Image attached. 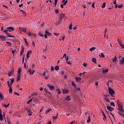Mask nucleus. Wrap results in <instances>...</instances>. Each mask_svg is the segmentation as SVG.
Listing matches in <instances>:
<instances>
[{"instance_id":"obj_1","label":"nucleus","mask_w":124,"mask_h":124,"mask_svg":"<svg viewBox=\"0 0 124 124\" xmlns=\"http://www.w3.org/2000/svg\"><path fill=\"white\" fill-rule=\"evenodd\" d=\"M117 104L119 107V108H117V110L119 111L118 114L119 113H121V114L122 113H124V106H123V104L121 102L120 100H117Z\"/></svg>"},{"instance_id":"obj_2","label":"nucleus","mask_w":124,"mask_h":124,"mask_svg":"<svg viewBox=\"0 0 124 124\" xmlns=\"http://www.w3.org/2000/svg\"><path fill=\"white\" fill-rule=\"evenodd\" d=\"M108 93H109L110 95L112 96V97H115V91L114 90L112 89V88L108 87Z\"/></svg>"},{"instance_id":"obj_3","label":"nucleus","mask_w":124,"mask_h":124,"mask_svg":"<svg viewBox=\"0 0 124 124\" xmlns=\"http://www.w3.org/2000/svg\"><path fill=\"white\" fill-rule=\"evenodd\" d=\"M3 32L6 34V37H12V38H15V36L11 35H10V33L8 32V30H4L3 31Z\"/></svg>"},{"instance_id":"obj_4","label":"nucleus","mask_w":124,"mask_h":124,"mask_svg":"<svg viewBox=\"0 0 124 124\" xmlns=\"http://www.w3.org/2000/svg\"><path fill=\"white\" fill-rule=\"evenodd\" d=\"M17 72L18 74L17 75V79L16 80V82H19V81H20L21 77V72H22V70L21 69H18Z\"/></svg>"},{"instance_id":"obj_5","label":"nucleus","mask_w":124,"mask_h":124,"mask_svg":"<svg viewBox=\"0 0 124 124\" xmlns=\"http://www.w3.org/2000/svg\"><path fill=\"white\" fill-rule=\"evenodd\" d=\"M46 86L49 88L50 91H54L55 90V86L50 83L47 84Z\"/></svg>"},{"instance_id":"obj_6","label":"nucleus","mask_w":124,"mask_h":124,"mask_svg":"<svg viewBox=\"0 0 124 124\" xmlns=\"http://www.w3.org/2000/svg\"><path fill=\"white\" fill-rule=\"evenodd\" d=\"M64 16H65V15L62 13H61L59 16V20H60V21H62V18H64Z\"/></svg>"},{"instance_id":"obj_7","label":"nucleus","mask_w":124,"mask_h":124,"mask_svg":"<svg viewBox=\"0 0 124 124\" xmlns=\"http://www.w3.org/2000/svg\"><path fill=\"white\" fill-rule=\"evenodd\" d=\"M107 108L108 110V111H109V112H113V111H114V108H112L110 106H108L107 107Z\"/></svg>"},{"instance_id":"obj_8","label":"nucleus","mask_w":124,"mask_h":124,"mask_svg":"<svg viewBox=\"0 0 124 124\" xmlns=\"http://www.w3.org/2000/svg\"><path fill=\"white\" fill-rule=\"evenodd\" d=\"M0 121L2 122L3 121V116L2 115V113H1V109L0 108Z\"/></svg>"},{"instance_id":"obj_9","label":"nucleus","mask_w":124,"mask_h":124,"mask_svg":"<svg viewBox=\"0 0 124 124\" xmlns=\"http://www.w3.org/2000/svg\"><path fill=\"white\" fill-rule=\"evenodd\" d=\"M0 121L2 122L3 121V116L2 115V113H1V109L0 108Z\"/></svg>"},{"instance_id":"obj_10","label":"nucleus","mask_w":124,"mask_h":124,"mask_svg":"<svg viewBox=\"0 0 124 124\" xmlns=\"http://www.w3.org/2000/svg\"><path fill=\"white\" fill-rule=\"evenodd\" d=\"M65 100H66L67 101H70V100H71V98H70V96H66V97H65Z\"/></svg>"},{"instance_id":"obj_11","label":"nucleus","mask_w":124,"mask_h":124,"mask_svg":"<svg viewBox=\"0 0 124 124\" xmlns=\"http://www.w3.org/2000/svg\"><path fill=\"white\" fill-rule=\"evenodd\" d=\"M75 78H76V82H77L78 83H79V82H80V81H81V80L82 79L81 77H76Z\"/></svg>"},{"instance_id":"obj_12","label":"nucleus","mask_w":124,"mask_h":124,"mask_svg":"<svg viewBox=\"0 0 124 124\" xmlns=\"http://www.w3.org/2000/svg\"><path fill=\"white\" fill-rule=\"evenodd\" d=\"M0 39L2 40L3 41H4V40L6 39V37L3 36V35H0Z\"/></svg>"},{"instance_id":"obj_13","label":"nucleus","mask_w":124,"mask_h":124,"mask_svg":"<svg viewBox=\"0 0 124 124\" xmlns=\"http://www.w3.org/2000/svg\"><path fill=\"white\" fill-rule=\"evenodd\" d=\"M14 73V70H12L9 72L8 76L9 77H11V76Z\"/></svg>"},{"instance_id":"obj_14","label":"nucleus","mask_w":124,"mask_h":124,"mask_svg":"<svg viewBox=\"0 0 124 124\" xmlns=\"http://www.w3.org/2000/svg\"><path fill=\"white\" fill-rule=\"evenodd\" d=\"M62 93H69V91L68 90H66V89H62Z\"/></svg>"},{"instance_id":"obj_15","label":"nucleus","mask_w":124,"mask_h":124,"mask_svg":"<svg viewBox=\"0 0 124 124\" xmlns=\"http://www.w3.org/2000/svg\"><path fill=\"white\" fill-rule=\"evenodd\" d=\"M68 60H69V57H68V56H67L66 57V63H67L68 64H71V62H68Z\"/></svg>"},{"instance_id":"obj_16","label":"nucleus","mask_w":124,"mask_h":124,"mask_svg":"<svg viewBox=\"0 0 124 124\" xmlns=\"http://www.w3.org/2000/svg\"><path fill=\"white\" fill-rule=\"evenodd\" d=\"M7 30H11V31H15V28L13 27H7Z\"/></svg>"},{"instance_id":"obj_17","label":"nucleus","mask_w":124,"mask_h":124,"mask_svg":"<svg viewBox=\"0 0 124 124\" xmlns=\"http://www.w3.org/2000/svg\"><path fill=\"white\" fill-rule=\"evenodd\" d=\"M120 64H124V57H122V59L120 61Z\"/></svg>"},{"instance_id":"obj_18","label":"nucleus","mask_w":124,"mask_h":124,"mask_svg":"<svg viewBox=\"0 0 124 124\" xmlns=\"http://www.w3.org/2000/svg\"><path fill=\"white\" fill-rule=\"evenodd\" d=\"M104 99L106 100V101H107L108 102H110L111 101L110 100V99L107 97V95H106L104 97Z\"/></svg>"},{"instance_id":"obj_19","label":"nucleus","mask_w":124,"mask_h":124,"mask_svg":"<svg viewBox=\"0 0 124 124\" xmlns=\"http://www.w3.org/2000/svg\"><path fill=\"white\" fill-rule=\"evenodd\" d=\"M2 99H4V96L2 95V93H0V100H2Z\"/></svg>"},{"instance_id":"obj_20","label":"nucleus","mask_w":124,"mask_h":124,"mask_svg":"<svg viewBox=\"0 0 124 124\" xmlns=\"http://www.w3.org/2000/svg\"><path fill=\"white\" fill-rule=\"evenodd\" d=\"M45 33H46V35H48V36H51V35H52V33H49L47 31H45Z\"/></svg>"},{"instance_id":"obj_21","label":"nucleus","mask_w":124,"mask_h":124,"mask_svg":"<svg viewBox=\"0 0 124 124\" xmlns=\"http://www.w3.org/2000/svg\"><path fill=\"white\" fill-rule=\"evenodd\" d=\"M58 116H59V113H57L56 116H53L52 117L53 120H56L57 119Z\"/></svg>"},{"instance_id":"obj_22","label":"nucleus","mask_w":124,"mask_h":124,"mask_svg":"<svg viewBox=\"0 0 124 124\" xmlns=\"http://www.w3.org/2000/svg\"><path fill=\"white\" fill-rule=\"evenodd\" d=\"M24 51H25V47L23 46H22L20 53H21V54H24Z\"/></svg>"},{"instance_id":"obj_23","label":"nucleus","mask_w":124,"mask_h":124,"mask_svg":"<svg viewBox=\"0 0 124 124\" xmlns=\"http://www.w3.org/2000/svg\"><path fill=\"white\" fill-rule=\"evenodd\" d=\"M108 72V69H105L102 70V73L103 74H105V73H107Z\"/></svg>"},{"instance_id":"obj_24","label":"nucleus","mask_w":124,"mask_h":124,"mask_svg":"<svg viewBox=\"0 0 124 124\" xmlns=\"http://www.w3.org/2000/svg\"><path fill=\"white\" fill-rule=\"evenodd\" d=\"M62 23V20H60L59 21H57L56 23V26H59V25H61V23Z\"/></svg>"},{"instance_id":"obj_25","label":"nucleus","mask_w":124,"mask_h":124,"mask_svg":"<svg viewBox=\"0 0 124 124\" xmlns=\"http://www.w3.org/2000/svg\"><path fill=\"white\" fill-rule=\"evenodd\" d=\"M102 114H103L104 118H105V119L103 118V120L105 121V120H106V115H105V114H104V112H103V111H102Z\"/></svg>"},{"instance_id":"obj_26","label":"nucleus","mask_w":124,"mask_h":124,"mask_svg":"<svg viewBox=\"0 0 124 124\" xmlns=\"http://www.w3.org/2000/svg\"><path fill=\"white\" fill-rule=\"evenodd\" d=\"M92 62H94V63H96V59L95 58H92Z\"/></svg>"},{"instance_id":"obj_27","label":"nucleus","mask_w":124,"mask_h":124,"mask_svg":"<svg viewBox=\"0 0 124 124\" xmlns=\"http://www.w3.org/2000/svg\"><path fill=\"white\" fill-rule=\"evenodd\" d=\"M56 91L57 92H58V94H61V93H62V91H61V89H56Z\"/></svg>"},{"instance_id":"obj_28","label":"nucleus","mask_w":124,"mask_h":124,"mask_svg":"<svg viewBox=\"0 0 124 124\" xmlns=\"http://www.w3.org/2000/svg\"><path fill=\"white\" fill-rule=\"evenodd\" d=\"M72 86H73L74 88H76V84L74 83V81H72L71 82Z\"/></svg>"},{"instance_id":"obj_29","label":"nucleus","mask_w":124,"mask_h":124,"mask_svg":"<svg viewBox=\"0 0 124 124\" xmlns=\"http://www.w3.org/2000/svg\"><path fill=\"white\" fill-rule=\"evenodd\" d=\"M10 80H11V83L10 85H11V86H12V84H13V83H14V79L12 78Z\"/></svg>"},{"instance_id":"obj_30","label":"nucleus","mask_w":124,"mask_h":124,"mask_svg":"<svg viewBox=\"0 0 124 124\" xmlns=\"http://www.w3.org/2000/svg\"><path fill=\"white\" fill-rule=\"evenodd\" d=\"M51 110L52 109L51 108H49V109H47L46 111V114H48V113H49V112H51Z\"/></svg>"},{"instance_id":"obj_31","label":"nucleus","mask_w":124,"mask_h":124,"mask_svg":"<svg viewBox=\"0 0 124 124\" xmlns=\"http://www.w3.org/2000/svg\"><path fill=\"white\" fill-rule=\"evenodd\" d=\"M32 99H33V98H31L30 100H29L27 102V104H30V103H31V101H32Z\"/></svg>"},{"instance_id":"obj_32","label":"nucleus","mask_w":124,"mask_h":124,"mask_svg":"<svg viewBox=\"0 0 124 124\" xmlns=\"http://www.w3.org/2000/svg\"><path fill=\"white\" fill-rule=\"evenodd\" d=\"M59 69H60V67H59V66H55V70H56V71H58Z\"/></svg>"},{"instance_id":"obj_33","label":"nucleus","mask_w":124,"mask_h":124,"mask_svg":"<svg viewBox=\"0 0 124 124\" xmlns=\"http://www.w3.org/2000/svg\"><path fill=\"white\" fill-rule=\"evenodd\" d=\"M38 34L39 36H41V37H44V35H43V34H42V33L39 32Z\"/></svg>"},{"instance_id":"obj_34","label":"nucleus","mask_w":124,"mask_h":124,"mask_svg":"<svg viewBox=\"0 0 124 124\" xmlns=\"http://www.w3.org/2000/svg\"><path fill=\"white\" fill-rule=\"evenodd\" d=\"M67 2H68V0H66L65 1H64L63 2V5H66V3H67Z\"/></svg>"},{"instance_id":"obj_35","label":"nucleus","mask_w":124,"mask_h":124,"mask_svg":"<svg viewBox=\"0 0 124 124\" xmlns=\"http://www.w3.org/2000/svg\"><path fill=\"white\" fill-rule=\"evenodd\" d=\"M24 41L26 45L28 46L29 45V44H28V41H27V39L25 38L24 39Z\"/></svg>"},{"instance_id":"obj_36","label":"nucleus","mask_w":124,"mask_h":124,"mask_svg":"<svg viewBox=\"0 0 124 124\" xmlns=\"http://www.w3.org/2000/svg\"><path fill=\"white\" fill-rule=\"evenodd\" d=\"M106 6V3H103L102 5V8H104Z\"/></svg>"},{"instance_id":"obj_37","label":"nucleus","mask_w":124,"mask_h":124,"mask_svg":"<svg viewBox=\"0 0 124 124\" xmlns=\"http://www.w3.org/2000/svg\"><path fill=\"white\" fill-rule=\"evenodd\" d=\"M84 74H86V72L84 71L83 73H79V76H82V75H84Z\"/></svg>"},{"instance_id":"obj_38","label":"nucleus","mask_w":124,"mask_h":124,"mask_svg":"<svg viewBox=\"0 0 124 124\" xmlns=\"http://www.w3.org/2000/svg\"><path fill=\"white\" fill-rule=\"evenodd\" d=\"M93 50H95V47H92L89 49L90 51H93Z\"/></svg>"},{"instance_id":"obj_39","label":"nucleus","mask_w":124,"mask_h":124,"mask_svg":"<svg viewBox=\"0 0 124 124\" xmlns=\"http://www.w3.org/2000/svg\"><path fill=\"white\" fill-rule=\"evenodd\" d=\"M110 106H113V107H115V103L113 102H110Z\"/></svg>"},{"instance_id":"obj_40","label":"nucleus","mask_w":124,"mask_h":124,"mask_svg":"<svg viewBox=\"0 0 124 124\" xmlns=\"http://www.w3.org/2000/svg\"><path fill=\"white\" fill-rule=\"evenodd\" d=\"M118 42L119 45H121V44H122V41L121 40H120V39H118Z\"/></svg>"},{"instance_id":"obj_41","label":"nucleus","mask_w":124,"mask_h":124,"mask_svg":"<svg viewBox=\"0 0 124 124\" xmlns=\"http://www.w3.org/2000/svg\"><path fill=\"white\" fill-rule=\"evenodd\" d=\"M116 61H117V57L115 56V58L113 59L112 62H115Z\"/></svg>"},{"instance_id":"obj_42","label":"nucleus","mask_w":124,"mask_h":124,"mask_svg":"<svg viewBox=\"0 0 124 124\" xmlns=\"http://www.w3.org/2000/svg\"><path fill=\"white\" fill-rule=\"evenodd\" d=\"M69 29V30H72V23L70 24Z\"/></svg>"},{"instance_id":"obj_43","label":"nucleus","mask_w":124,"mask_h":124,"mask_svg":"<svg viewBox=\"0 0 124 124\" xmlns=\"http://www.w3.org/2000/svg\"><path fill=\"white\" fill-rule=\"evenodd\" d=\"M91 122V118H90V116L88 117V119L87 121V123H88V124H89V123H90Z\"/></svg>"},{"instance_id":"obj_44","label":"nucleus","mask_w":124,"mask_h":124,"mask_svg":"<svg viewBox=\"0 0 124 124\" xmlns=\"http://www.w3.org/2000/svg\"><path fill=\"white\" fill-rule=\"evenodd\" d=\"M20 12H22L24 15H27V14H26V12L24 11L23 10H20Z\"/></svg>"},{"instance_id":"obj_45","label":"nucleus","mask_w":124,"mask_h":124,"mask_svg":"<svg viewBox=\"0 0 124 124\" xmlns=\"http://www.w3.org/2000/svg\"><path fill=\"white\" fill-rule=\"evenodd\" d=\"M45 79H46V80H48V79H49V76H45Z\"/></svg>"},{"instance_id":"obj_46","label":"nucleus","mask_w":124,"mask_h":124,"mask_svg":"<svg viewBox=\"0 0 124 124\" xmlns=\"http://www.w3.org/2000/svg\"><path fill=\"white\" fill-rule=\"evenodd\" d=\"M28 73H30V75H31V69L28 70Z\"/></svg>"},{"instance_id":"obj_47","label":"nucleus","mask_w":124,"mask_h":124,"mask_svg":"<svg viewBox=\"0 0 124 124\" xmlns=\"http://www.w3.org/2000/svg\"><path fill=\"white\" fill-rule=\"evenodd\" d=\"M9 105H10V104L8 103L7 105H5L4 106V107H5V108L6 109V108H7V107H8L9 106Z\"/></svg>"},{"instance_id":"obj_48","label":"nucleus","mask_w":124,"mask_h":124,"mask_svg":"<svg viewBox=\"0 0 124 124\" xmlns=\"http://www.w3.org/2000/svg\"><path fill=\"white\" fill-rule=\"evenodd\" d=\"M31 53H32L31 52V50H29V51L27 52V54H28V55H30V54H31Z\"/></svg>"},{"instance_id":"obj_49","label":"nucleus","mask_w":124,"mask_h":124,"mask_svg":"<svg viewBox=\"0 0 124 124\" xmlns=\"http://www.w3.org/2000/svg\"><path fill=\"white\" fill-rule=\"evenodd\" d=\"M9 93H12V92H13L12 88H9Z\"/></svg>"},{"instance_id":"obj_50","label":"nucleus","mask_w":124,"mask_h":124,"mask_svg":"<svg viewBox=\"0 0 124 124\" xmlns=\"http://www.w3.org/2000/svg\"><path fill=\"white\" fill-rule=\"evenodd\" d=\"M101 57H102V58H105V55H104V54L101 53Z\"/></svg>"},{"instance_id":"obj_51","label":"nucleus","mask_w":124,"mask_h":124,"mask_svg":"<svg viewBox=\"0 0 124 124\" xmlns=\"http://www.w3.org/2000/svg\"><path fill=\"white\" fill-rule=\"evenodd\" d=\"M122 7H123V4H121L118 6V8H119L120 9H121Z\"/></svg>"},{"instance_id":"obj_52","label":"nucleus","mask_w":124,"mask_h":124,"mask_svg":"<svg viewBox=\"0 0 124 124\" xmlns=\"http://www.w3.org/2000/svg\"><path fill=\"white\" fill-rule=\"evenodd\" d=\"M6 43L7 44H8L9 46L11 45V42H6Z\"/></svg>"},{"instance_id":"obj_53","label":"nucleus","mask_w":124,"mask_h":124,"mask_svg":"<svg viewBox=\"0 0 124 124\" xmlns=\"http://www.w3.org/2000/svg\"><path fill=\"white\" fill-rule=\"evenodd\" d=\"M21 31H24V32H26V29H25V28H22V29H21Z\"/></svg>"},{"instance_id":"obj_54","label":"nucleus","mask_w":124,"mask_h":124,"mask_svg":"<svg viewBox=\"0 0 124 124\" xmlns=\"http://www.w3.org/2000/svg\"><path fill=\"white\" fill-rule=\"evenodd\" d=\"M119 114L122 117H123L124 118V115L123 114V113L119 112Z\"/></svg>"},{"instance_id":"obj_55","label":"nucleus","mask_w":124,"mask_h":124,"mask_svg":"<svg viewBox=\"0 0 124 124\" xmlns=\"http://www.w3.org/2000/svg\"><path fill=\"white\" fill-rule=\"evenodd\" d=\"M44 92H45V93H48V91L47 90V89H46V88H45V89H44Z\"/></svg>"},{"instance_id":"obj_56","label":"nucleus","mask_w":124,"mask_h":124,"mask_svg":"<svg viewBox=\"0 0 124 124\" xmlns=\"http://www.w3.org/2000/svg\"><path fill=\"white\" fill-rule=\"evenodd\" d=\"M32 45L34 46L35 47V44L34 43V41L32 42Z\"/></svg>"},{"instance_id":"obj_57","label":"nucleus","mask_w":124,"mask_h":124,"mask_svg":"<svg viewBox=\"0 0 124 124\" xmlns=\"http://www.w3.org/2000/svg\"><path fill=\"white\" fill-rule=\"evenodd\" d=\"M110 114L113 117V119H115V116H114V114L111 112H110Z\"/></svg>"},{"instance_id":"obj_58","label":"nucleus","mask_w":124,"mask_h":124,"mask_svg":"<svg viewBox=\"0 0 124 124\" xmlns=\"http://www.w3.org/2000/svg\"><path fill=\"white\" fill-rule=\"evenodd\" d=\"M120 46H121V47H122V48H123V49H124V44H121V45H120Z\"/></svg>"},{"instance_id":"obj_59","label":"nucleus","mask_w":124,"mask_h":124,"mask_svg":"<svg viewBox=\"0 0 124 124\" xmlns=\"http://www.w3.org/2000/svg\"><path fill=\"white\" fill-rule=\"evenodd\" d=\"M81 89L80 88H76L75 90L77 91L78 92H79Z\"/></svg>"},{"instance_id":"obj_60","label":"nucleus","mask_w":124,"mask_h":124,"mask_svg":"<svg viewBox=\"0 0 124 124\" xmlns=\"http://www.w3.org/2000/svg\"><path fill=\"white\" fill-rule=\"evenodd\" d=\"M64 38H65V36L63 35L62 39L63 41L64 40Z\"/></svg>"},{"instance_id":"obj_61","label":"nucleus","mask_w":124,"mask_h":124,"mask_svg":"<svg viewBox=\"0 0 124 124\" xmlns=\"http://www.w3.org/2000/svg\"><path fill=\"white\" fill-rule=\"evenodd\" d=\"M66 54H64L63 56V58H65V59H66Z\"/></svg>"},{"instance_id":"obj_62","label":"nucleus","mask_w":124,"mask_h":124,"mask_svg":"<svg viewBox=\"0 0 124 124\" xmlns=\"http://www.w3.org/2000/svg\"><path fill=\"white\" fill-rule=\"evenodd\" d=\"M32 115V114L31 113V112H29L28 114V116H29L30 117H31V116Z\"/></svg>"},{"instance_id":"obj_63","label":"nucleus","mask_w":124,"mask_h":124,"mask_svg":"<svg viewBox=\"0 0 124 124\" xmlns=\"http://www.w3.org/2000/svg\"><path fill=\"white\" fill-rule=\"evenodd\" d=\"M92 7H93V8H94V3H93L92 5Z\"/></svg>"},{"instance_id":"obj_64","label":"nucleus","mask_w":124,"mask_h":124,"mask_svg":"<svg viewBox=\"0 0 124 124\" xmlns=\"http://www.w3.org/2000/svg\"><path fill=\"white\" fill-rule=\"evenodd\" d=\"M51 70H52V71H54V67L52 66L51 67Z\"/></svg>"}]
</instances>
